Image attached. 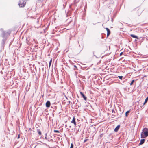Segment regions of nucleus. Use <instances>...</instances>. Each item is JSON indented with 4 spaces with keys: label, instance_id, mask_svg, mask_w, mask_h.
Masks as SVG:
<instances>
[{
    "label": "nucleus",
    "instance_id": "1",
    "mask_svg": "<svg viewBox=\"0 0 148 148\" xmlns=\"http://www.w3.org/2000/svg\"><path fill=\"white\" fill-rule=\"evenodd\" d=\"M148 136V129L145 127L143 129L141 133V137L142 138H145Z\"/></svg>",
    "mask_w": 148,
    "mask_h": 148
},
{
    "label": "nucleus",
    "instance_id": "2",
    "mask_svg": "<svg viewBox=\"0 0 148 148\" xmlns=\"http://www.w3.org/2000/svg\"><path fill=\"white\" fill-rule=\"evenodd\" d=\"M26 4V2L24 0H21L18 4L20 7H24Z\"/></svg>",
    "mask_w": 148,
    "mask_h": 148
},
{
    "label": "nucleus",
    "instance_id": "3",
    "mask_svg": "<svg viewBox=\"0 0 148 148\" xmlns=\"http://www.w3.org/2000/svg\"><path fill=\"white\" fill-rule=\"evenodd\" d=\"M51 103L50 101H47L46 103V106L47 108H49L50 106Z\"/></svg>",
    "mask_w": 148,
    "mask_h": 148
},
{
    "label": "nucleus",
    "instance_id": "4",
    "mask_svg": "<svg viewBox=\"0 0 148 148\" xmlns=\"http://www.w3.org/2000/svg\"><path fill=\"white\" fill-rule=\"evenodd\" d=\"M72 123H73L74 124V126H75L76 125V122L75 121V118L74 116L73 117L72 121H71Z\"/></svg>",
    "mask_w": 148,
    "mask_h": 148
},
{
    "label": "nucleus",
    "instance_id": "5",
    "mask_svg": "<svg viewBox=\"0 0 148 148\" xmlns=\"http://www.w3.org/2000/svg\"><path fill=\"white\" fill-rule=\"evenodd\" d=\"M106 29L107 32V37H108L110 35V30L108 28H106Z\"/></svg>",
    "mask_w": 148,
    "mask_h": 148
},
{
    "label": "nucleus",
    "instance_id": "6",
    "mask_svg": "<svg viewBox=\"0 0 148 148\" xmlns=\"http://www.w3.org/2000/svg\"><path fill=\"white\" fill-rule=\"evenodd\" d=\"M80 94L82 96L84 99L86 101L87 100V97L84 95V94L82 92H80Z\"/></svg>",
    "mask_w": 148,
    "mask_h": 148
},
{
    "label": "nucleus",
    "instance_id": "7",
    "mask_svg": "<svg viewBox=\"0 0 148 148\" xmlns=\"http://www.w3.org/2000/svg\"><path fill=\"white\" fill-rule=\"evenodd\" d=\"M120 125H118L114 129V131L115 132H117L120 128Z\"/></svg>",
    "mask_w": 148,
    "mask_h": 148
},
{
    "label": "nucleus",
    "instance_id": "8",
    "mask_svg": "<svg viewBox=\"0 0 148 148\" xmlns=\"http://www.w3.org/2000/svg\"><path fill=\"white\" fill-rule=\"evenodd\" d=\"M130 36L131 37H132L133 38H137V39L138 38V37L137 36H135L134 34H131Z\"/></svg>",
    "mask_w": 148,
    "mask_h": 148
},
{
    "label": "nucleus",
    "instance_id": "9",
    "mask_svg": "<svg viewBox=\"0 0 148 148\" xmlns=\"http://www.w3.org/2000/svg\"><path fill=\"white\" fill-rule=\"evenodd\" d=\"M145 140V139H141L140 143H139V144L141 145L143 144L144 143Z\"/></svg>",
    "mask_w": 148,
    "mask_h": 148
},
{
    "label": "nucleus",
    "instance_id": "10",
    "mask_svg": "<svg viewBox=\"0 0 148 148\" xmlns=\"http://www.w3.org/2000/svg\"><path fill=\"white\" fill-rule=\"evenodd\" d=\"M148 101V97H147L145 99V101L144 103L143 104L145 105V104Z\"/></svg>",
    "mask_w": 148,
    "mask_h": 148
},
{
    "label": "nucleus",
    "instance_id": "11",
    "mask_svg": "<svg viewBox=\"0 0 148 148\" xmlns=\"http://www.w3.org/2000/svg\"><path fill=\"white\" fill-rule=\"evenodd\" d=\"M52 62V59H51L49 63V68H50Z\"/></svg>",
    "mask_w": 148,
    "mask_h": 148
},
{
    "label": "nucleus",
    "instance_id": "12",
    "mask_svg": "<svg viewBox=\"0 0 148 148\" xmlns=\"http://www.w3.org/2000/svg\"><path fill=\"white\" fill-rule=\"evenodd\" d=\"M37 131L39 135H41L42 134L41 131L39 130H38Z\"/></svg>",
    "mask_w": 148,
    "mask_h": 148
},
{
    "label": "nucleus",
    "instance_id": "13",
    "mask_svg": "<svg viewBox=\"0 0 148 148\" xmlns=\"http://www.w3.org/2000/svg\"><path fill=\"white\" fill-rule=\"evenodd\" d=\"M130 112V111H127L125 113V116H128V114H129Z\"/></svg>",
    "mask_w": 148,
    "mask_h": 148
},
{
    "label": "nucleus",
    "instance_id": "14",
    "mask_svg": "<svg viewBox=\"0 0 148 148\" xmlns=\"http://www.w3.org/2000/svg\"><path fill=\"white\" fill-rule=\"evenodd\" d=\"M134 80H132V81H131V83L130 84V85H132L133 83L134 82Z\"/></svg>",
    "mask_w": 148,
    "mask_h": 148
},
{
    "label": "nucleus",
    "instance_id": "15",
    "mask_svg": "<svg viewBox=\"0 0 148 148\" xmlns=\"http://www.w3.org/2000/svg\"><path fill=\"white\" fill-rule=\"evenodd\" d=\"M118 77L120 79H121V80H122V79L123 77L122 76H118Z\"/></svg>",
    "mask_w": 148,
    "mask_h": 148
},
{
    "label": "nucleus",
    "instance_id": "16",
    "mask_svg": "<svg viewBox=\"0 0 148 148\" xmlns=\"http://www.w3.org/2000/svg\"><path fill=\"white\" fill-rule=\"evenodd\" d=\"M54 131L55 133H59L60 132L59 131L57 130H54Z\"/></svg>",
    "mask_w": 148,
    "mask_h": 148
},
{
    "label": "nucleus",
    "instance_id": "17",
    "mask_svg": "<svg viewBox=\"0 0 148 148\" xmlns=\"http://www.w3.org/2000/svg\"><path fill=\"white\" fill-rule=\"evenodd\" d=\"M73 143L71 144V147L70 148H73Z\"/></svg>",
    "mask_w": 148,
    "mask_h": 148
},
{
    "label": "nucleus",
    "instance_id": "18",
    "mask_svg": "<svg viewBox=\"0 0 148 148\" xmlns=\"http://www.w3.org/2000/svg\"><path fill=\"white\" fill-rule=\"evenodd\" d=\"M74 66L75 67V69H74V70H76L77 69V66H76V65H74Z\"/></svg>",
    "mask_w": 148,
    "mask_h": 148
},
{
    "label": "nucleus",
    "instance_id": "19",
    "mask_svg": "<svg viewBox=\"0 0 148 148\" xmlns=\"http://www.w3.org/2000/svg\"><path fill=\"white\" fill-rule=\"evenodd\" d=\"M103 134H101L100 136L99 137L100 138H101L103 136Z\"/></svg>",
    "mask_w": 148,
    "mask_h": 148
},
{
    "label": "nucleus",
    "instance_id": "20",
    "mask_svg": "<svg viewBox=\"0 0 148 148\" xmlns=\"http://www.w3.org/2000/svg\"><path fill=\"white\" fill-rule=\"evenodd\" d=\"M88 139H85L84 141V142L85 143L87 141H88Z\"/></svg>",
    "mask_w": 148,
    "mask_h": 148
},
{
    "label": "nucleus",
    "instance_id": "21",
    "mask_svg": "<svg viewBox=\"0 0 148 148\" xmlns=\"http://www.w3.org/2000/svg\"><path fill=\"white\" fill-rule=\"evenodd\" d=\"M123 53V52H122L120 54V56H121L122 55Z\"/></svg>",
    "mask_w": 148,
    "mask_h": 148
},
{
    "label": "nucleus",
    "instance_id": "22",
    "mask_svg": "<svg viewBox=\"0 0 148 148\" xmlns=\"http://www.w3.org/2000/svg\"><path fill=\"white\" fill-rule=\"evenodd\" d=\"M91 128H92V129H94V130H95V127H91Z\"/></svg>",
    "mask_w": 148,
    "mask_h": 148
},
{
    "label": "nucleus",
    "instance_id": "23",
    "mask_svg": "<svg viewBox=\"0 0 148 148\" xmlns=\"http://www.w3.org/2000/svg\"><path fill=\"white\" fill-rule=\"evenodd\" d=\"M19 135H18V138H19Z\"/></svg>",
    "mask_w": 148,
    "mask_h": 148
}]
</instances>
